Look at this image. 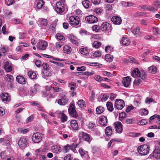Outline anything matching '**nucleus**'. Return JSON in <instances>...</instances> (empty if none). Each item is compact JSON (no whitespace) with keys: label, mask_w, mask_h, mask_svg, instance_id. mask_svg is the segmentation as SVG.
Instances as JSON below:
<instances>
[{"label":"nucleus","mask_w":160,"mask_h":160,"mask_svg":"<svg viewBox=\"0 0 160 160\" xmlns=\"http://www.w3.org/2000/svg\"><path fill=\"white\" fill-rule=\"evenodd\" d=\"M60 98L58 101V104L64 106L69 103V97L68 93L66 91L64 92L63 94L60 95Z\"/></svg>","instance_id":"f257e3e1"},{"label":"nucleus","mask_w":160,"mask_h":160,"mask_svg":"<svg viewBox=\"0 0 160 160\" xmlns=\"http://www.w3.org/2000/svg\"><path fill=\"white\" fill-rule=\"evenodd\" d=\"M66 6L65 0H59L56 3L55 10L58 13H62L65 11Z\"/></svg>","instance_id":"f03ea898"},{"label":"nucleus","mask_w":160,"mask_h":160,"mask_svg":"<svg viewBox=\"0 0 160 160\" xmlns=\"http://www.w3.org/2000/svg\"><path fill=\"white\" fill-rule=\"evenodd\" d=\"M131 75L133 77H139L143 80L145 79L146 77L145 72L144 71H140L138 68H135L133 70Z\"/></svg>","instance_id":"7ed1b4c3"},{"label":"nucleus","mask_w":160,"mask_h":160,"mask_svg":"<svg viewBox=\"0 0 160 160\" xmlns=\"http://www.w3.org/2000/svg\"><path fill=\"white\" fill-rule=\"evenodd\" d=\"M137 150L138 153L141 155H145L148 153L150 147L147 145L143 144L139 146Z\"/></svg>","instance_id":"20e7f679"},{"label":"nucleus","mask_w":160,"mask_h":160,"mask_svg":"<svg viewBox=\"0 0 160 160\" xmlns=\"http://www.w3.org/2000/svg\"><path fill=\"white\" fill-rule=\"evenodd\" d=\"M100 30L102 32H106L109 35L110 34L112 29L110 24L107 22H105L101 25Z\"/></svg>","instance_id":"39448f33"},{"label":"nucleus","mask_w":160,"mask_h":160,"mask_svg":"<svg viewBox=\"0 0 160 160\" xmlns=\"http://www.w3.org/2000/svg\"><path fill=\"white\" fill-rule=\"evenodd\" d=\"M68 21L71 26H74L79 25L80 19L76 16H72L69 17Z\"/></svg>","instance_id":"423d86ee"},{"label":"nucleus","mask_w":160,"mask_h":160,"mask_svg":"<svg viewBox=\"0 0 160 160\" xmlns=\"http://www.w3.org/2000/svg\"><path fill=\"white\" fill-rule=\"evenodd\" d=\"M19 146L22 149L26 148L28 144V140L27 138L25 137H21L18 141Z\"/></svg>","instance_id":"0eeeda50"},{"label":"nucleus","mask_w":160,"mask_h":160,"mask_svg":"<svg viewBox=\"0 0 160 160\" xmlns=\"http://www.w3.org/2000/svg\"><path fill=\"white\" fill-rule=\"evenodd\" d=\"M47 42L43 40H40L37 44V48L39 50H44L47 47Z\"/></svg>","instance_id":"6e6552de"},{"label":"nucleus","mask_w":160,"mask_h":160,"mask_svg":"<svg viewBox=\"0 0 160 160\" xmlns=\"http://www.w3.org/2000/svg\"><path fill=\"white\" fill-rule=\"evenodd\" d=\"M124 106V102L123 100L121 99H117L115 100L114 105L115 108L118 110H121Z\"/></svg>","instance_id":"1a4fd4ad"},{"label":"nucleus","mask_w":160,"mask_h":160,"mask_svg":"<svg viewBox=\"0 0 160 160\" xmlns=\"http://www.w3.org/2000/svg\"><path fill=\"white\" fill-rule=\"evenodd\" d=\"M42 134L39 132H36L34 133L32 137V141L34 143H38L40 142L42 139Z\"/></svg>","instance_id":"9d476101"},{"label":"nucleus","mask_w":160,"mask_h":160,"mask_svg":"<svg viewBox=\"0 0 160 160\" xmlns=\"http://www.w3.org/2000/svg\"><path fill=\"white\" fill-rule=\"evenodd\" d=\"M68 111L69 114L73 117H77L78 115L75 109V106L72 104H71L68 108Z\"/></svg>","instance_id":"9b49d317"},{"label":"nucleus","mask_w":160,"mask_h":160,"mask_svg":"<svg viewBox=\"0 0 160 160\" xmlns=\"http://www.w3.org/2000/svg\"><path fill=\"white\" fill-rule=\"evenodd\" d=\"M85 20L90 23H94L98 21L97 18L93 15H89L86 17L85 18Z\"/></svg>","instance_id":"f8f14e48"},{"label":"nucleus","mask_w":160,"mask_h":160,"mask_svg":"<svg viewBox=\"0 0 160 160\" xmlns=\"http://www.w3.org/2000/svg\"><path fill=\"white\" fill-rule=\"evenodd\" d=\"M152 156L157 159H160V147H156L152 152Z\"/></svg>","instance_id":"ddd939ff"},{"label":"nucleus","mask_w":160,"mask_h":160,"mask_svg":"<svg viewBox=\"0 0 160 160\" xmlns=\"http://www.w3.org/2000/svg\"><path fill=\"white\" fill-rule=\"evenodd\" d=\"M114 127L117 132L120 133L122 131V125L120 122H116L114 123Z\"/></svg>","instance_id":"4468645a"},{"label":"nucleus","mask_w":160,"mask_h":160,"mask_svg":"<svg viewBox=\"0 0 160 160\" xmlns=\"http://www.w3.org/2000/svg\"><path fill=\"white\" fill-rule=\"evenodd\" d=\"M3 68L7 72H9L12 71V67L11 63L7 61L4 63Z\"/></svg>","instance_id":"2eb2a0df"},{"label":"nucleus","mask_w":160,"mask_h":160,"mask_svg":"<svg viewBox=\"0 0 160 160\" xmlns=\"http://www.w3.org/2000/svg\"><path fill=\"white\" fill-rule=\"evenodd\" d=\"M107 118L104 116H101L99 117V123L101 125L106 126L107 124Z\"/></svg>","instance_id":"dca6fc26"},{"label":"nucleus","mask_w":160,"mask_h":160,"mask_svg":"<svg viewBox=\"0 0 160 160\" xmlns=\"http://www.w3.org/2000/svg\"><path fill=\"white\" fill-rule=\"evenodd\" d=\"M131 79L129 77H127L123 78L122 80V83L123 86L126 87H128L130 85Z\"/></svg>","instance_id":"f3484780"},{"label":"nucleus","mask_w":160,"mask_h":160,"mask_svg":"<svg viewBox=\"0 0 160 160\" xmlns=\"http://www.w3.org/2000/svg\"><path fill=\"white\" fill-rule=\"evenodd\" d=\"M112 22L115 24L119 25L122 22L121 19L117 16H113L112 18Z\"/></svg>","instance_id":"a211bd4d"},{"label":"nucleus","mask_w":160,"mask_h":160,"mask_svg":"<svg viewBox=\"0 0 160 160\" xmlns=\"http://www.w3.org/2000/svg\"><path fill=\"white\" fill-rule=\"evenodd\" d=\"M61 148L60 146L56 145H53L51 147V150L52 152L55 153L57 154L61 151Z\"/></svg>","instance_id":"6ab92c4d"},{"label":"nucleus","mask_w":160,"mask_h":160,"mask_svg":"<svg viewBox=\"0 0 160 160\" xmlns=\"http://www.w3.org/2000/svg\"><path fill=\"white\" fill-rule=\"evenodd\" d=\"M70 126L74 130H77L78 128V125L77 121L75 120H72L70 122Z\"/></svg>","instance_id":"aec40b11"},{"label":"nucleus","mask_w":160,"mask_h":160,"mask_svg":"<svg viewBox=\"0 0 160 160\" xmlns=\"http://www.w3.org/2000/svg\"><path fill=\"white\" fill-rule=\"evenodd\" d=\"M1 97L2 101L8 102L10 100V97L9 95L7 93H3L1 95Z\"/></svg>","instance_id":"412c9836"},{"label":"nucleus","mask_w":160,"mask_h":160,"mask_svg":"<svg viewBox=\"0 0 160 160\" xmlns=\"http://www.w3.org/2000/svg\"><path fill=\"white\" fill-rule=\"evenodd\" d=\"M74 148L73 146L67 144L66 145L63 147V150L65 153H67L70 150H73Z\"/></svg>","instance_id":"4be33fe9"},{"label":"nucleus","mask_w":160,"mask_h":160,"mask_svg":"<svg viewBox=\"0 0 160 160\" xmlns=\"http://www.w3.org/2000/svg\"><path fill=\"white\" fill-rule=\"evenodd\" d=\"M79 135L87 141H89L90 139V135L86 133L81 132L79 134Z\"/></svg>","instance_id":"5701e85b"},{"label":"nucleus","mask_w":160,"mask_h":160,"mask_svg":"<svg viewBox=\"0 0 160 160\" xmlns=\"http://www.w3.org/2000/svg\"><path fill=\"white\" fill-rule=\"evenodd\" d=\"M112 127L111 126L107 127L105 130V133L106 135L108 136H111L112 133Z\"/></svg>","instance_id":"b1692460"},{"label":"nucleus","mask_w":160,"mask_h":160,"mask_svg":"<svg viewBox=\"0 0 160 160\" xmlns=\"http://www.w3.org/2000/svg\"><path fill=\"white\" fill-rule=\"evenodd\" d=\"M16 81L19 83L24 84L25 83V78L22 76H17L16 77Z\"/></svg>","instance_id":"393cba45"},{"label":"nucleus","mask_w":160,"mask_h":160,"mask_svg":"<svg viewBox=\"0 0 160 160\" xmlns=\"http://www.w3.org/2000/svg\"><path fill=\"white\" fill-rule=\"evenodd\" d=\"M79 51L85 57L87 56L89 54L88 50L87 48H81Z\"/></svg>","instance_id":"a878e982"},{"label":"nucleus","mask_w":160,"mask_h":160,"mask_svg":"<svg viewBox=\"0 0 160 160\" xmlns=\"http://www.w3.org/2000/svg\"><path fill=\"white\" fill-rule=\"evenodd\" d=\"M122 42L124 45H128L129 44L130 41L127 37H124L122 38Z\"/></svg>","instance_id":"bb28decb"},{"label":"nucleus","mask_w":160,"mask_h":160,"mask_svg":"<svg viewBox=\"0 0 160 160\" xmlns=\"http://www.w3.org/2000/svg\"><path fill=\"white\" fill-rule=\"evenodd\" d=\"M63 51L64 53L68 54L71 52L72 49L68 45H66L63 47Z\"/></svg>","instance_id":"cd10ccee"},{"label":"nucleus","mask_w":160,"mask_h":160,"mask_svg":"<svg viewBox=\"0 0 160 160\" xmlns=\"http://www.w3.org/2000/svg\"><path fill=\"white\" fill-rule=\"evenodd\" d=\"M5 80L7 82H13L14 78L11 75L7 74L5 76Z\"/></svg>","instance_id":"c85d7f7f"},{"label":"nucleus","mask_w":160,"mask_h":160,"mask_svg":"<svg viewBox=\"0 0 160 160\" xmlns=\"http://www.w3.org/2000/svg\"><path fill=\"white\" fill-rule=\"evenodd\" d=\"M28 74L29 78L31 79H33L37 78L36 73L33 71H29Z\"/></svg>","instance_id":"c756f323"},{"label":"nucleus","mask_w":160,"mask_h":160,"mask_svg":"<svg viewBox=\"0 0 160 160\" xmlns=\"http://www.w3.org/2000/svg\"><path fill=\"white\" fill-rule=\"evenodd\" d=\"M69 38L72 43L76 44L78 43V39L74 35L70 34Z\"/></svg>","instance_id":"7c9ffc66"},{"label":"nucleus","mask_w":160,"mask_h":160,"mask_svg":"<svg viewBox=\"0 0 160 160\" xmlns=\"http://www.w3.org/2000/svg\"><path fill=\"white\" fill-rule=\"evenodd\" d=\"M82 4L83 7L86 9L88 8L91 5L90 2L88 0L83 1L82 2Z\"/></svg>","instance_id":"2f4dec72"},{"label":"nucleus","mask_w":160,"mask_h":160,"mask_svg":"<svg viewBox=\"0 0 160 160\" xmlns=\"http://www.w3.org/2000/svg\"><path fill=\"white\" fill-rule=\"evenodd\" d=\"M149 72L152 74H155L157 71V68L155 66H152L148 68Z\"/></svg>","instance_id":"473e14b6"},{"label":"nucleus","mask_w":160,"mask_h":160,"mask_svg":"<svg viewBox=\"0 0 160 160\" xmlns=\"http://www.w3.org/2000/svg\"><path fill=\"white\" fill-rule=\"evenodd\" d=\"M132 33L137 36H139L141 34L140 28L139 27H136L133 29L132 31Z\"/></svg>","instance_id":"72a5a7b5"},{"label":"nucleus","mask_w":160,"mask_h":160,"mask_svg":"<svg viewBox=\"0 0 160 160\" xmlns=\"http://www.w3.org/2000/svg\"><path fill=\"white\" fill-rule=\"evenodd\" d=\"M104 111V108L101 106H98L96 108V111L97 114H100L103 112Z\"/></svg>","instance_id":"f704fd0d"},{"label":"nucleus","mask_w":160,"mask_h":160,"mask_svg":"<svg viewBox=\"0 0 160 160\" xmlns=\"http://www.w3.org/2000/svg\"><path fill=\"white\" fill-rule=\"evenodd\" d=\"M78 105L80 108H83L86 107L85 102L82 99H80L78 102Z\"/></svg>","instance_id":"c9c22d12"},{"label":"nucleus","mask_w":160,"mask_h":160,"mask_svg":"<svg viewBox=\"0 0 160 160\" xmlns=\"http://www.w3.org/2000/svg\"><path fill=\"white\" fill-rule=\"evenodd\" d=\"M107 107L108 109L110 111H112L113 110V104L110 102H108L106 104Z\"/></svg>","instance_id":"e433bc0d"},{"label":"nucleus","mask_w":160,"mask_h":160,"mask_svg":"<svg viewBox=\"0 0 160 160\" xmlns=\"http://www.w3.org/2000/svg\"><path fill=\"white\" fill-rule=\"evenodd\" d=\"M1 50L3 54L5 55V53L8 51V47L7 46H2L1 47Z\"/></svg>","instance_id":"4c0bfd02"},{"label":"nucleus","mask_w":160,"mask_h":160,"mask_svg":"<svg viewBox=\"0 0 160 160\" xmlns=\"http://www.w3.org/2000/svg\"><path fill=\"white\" fill-rule=\"evenodd\" d=\"M101 43L97 41H94L92 43V45L93 47L97 48L99 47L101 45Z\"/></svg>","instance_id":"58836bf2"},{"label":"nucleus","mask_w":160,"mask_h":160,"mask_svg":"<svg viewBox=\"0 0 160 160\" xmlns=\"http://www.w3.org/2000/svg\"><path fill=\"white\" fill-rule=\"evenodd\" d=\"M55 45V47L57 49H60L61 47L64 45V42L62 41H60L56 42Z\"/></svg>","instance_id":"ea45409f"},{"label":"nucleus","mask_w":160,"mask_h":160,"mask_svg":"<svg viewBox=\"0 0 160 160\" xmlns=\"http://www.w3.org/2000/svg\"><path fill=\"white\" fill-rule=\"evenodd\" d=\"M18 132L23 134L27 133L29 131V129L28 128L23 129L22 128H18Z\"/></svg>","instance_id":"a19ab883"},{"label":"nucleus","mask_w":160,"mask_h":160,"mask_svg":"<svg viewBox=\"0 0 160 160\" xmlns=\"http://www.w3.org/2000/svg\"><path fill=\"white\" fill-rule=\"evenodd\" d=\"M44 4L42 0L38 1L37 3V7L38 9L41 8Z\"/></svg>","instance_id":"79ce46f5"},{"label":"nucleus","mask_w":160,"mask_h":160,"mask_svg":"<svg viewBox=\"0 0 160 160\" xmlns=\"http://www.w3.org/2000/svg\"><path fill=\"white\" fill-rule=\"evenodd\" d=\"M106 60L109 62H111L113 60L112 56L110 54H107L105 56Z\"/></svg>","instance_id":"37998d69"},{"label":"nucleus","mask_w":160,"mask_h":160,"mask_svg":"<svg viewBox=\"0 0 160 160\" xmlns=\"http://www.w3.org/2000/svg\"><path fill=\"white\" fill-rule=\"evenodd\" d=\"M93 31H95L96 32H98L100 30V27L97 25H94L92 27Z\"/></svg>","instance_id":"c03bdc74"},{"label":"nucleus","mask_w":160,"mask_h":160,"mask_svg":"<svg viewBox=\"0 0 160 160\" xmlns=\"http://www.w3.org/2000/svg\"><path fill=\"white\" fill-rule=\"evenodd\" d=\"M68 117L64 113H62L61 116V121L64 122L67 120Z\"/></svg>","instance_id":"a18cd8bd"},{"label":"nucleus","mask_w":160,"mask_h":160,"mask_svg":"<svg viewBox=\"0 0 160 160\" xmlns=\"http://www.w3.org/2000/svg\"><path fill=\"white\" fill-rule=\"evenodd\" d=\"M0 156L2 159L3 160L5 159L7 157L6 152L4 151L1 152L0 154Z\"/></svg>","instance_id":"49530a36"},{"label":"nucleus","mask_w":160,"mask_h":160,"mask_svg":"<svg viewBox=\"0 0 160 160\" xmlns=\"http://www.w3.org/2000/svg\"><path fill=\"white\" fill-rule=\"evenodd\" d=\"M72 134H70L69 132H66V133L65 134L64 133L62 135V137L64 139L67 138L68 137L71 138L72 137Z\"/></svg>","instance_id":"de8ad7c7"},{"label":"nucleus","mask_w":160,"mask_h":160,"mask_svg":"<svg viewBox=\"0 0 160 160\" xmlns=\"http://www.w3.org/2000/svg\"><path fill=\"white\" fill-rule=\"evenodd\" d=\"M56 37L57 39L60 40H63L64 38V37L60 33H57L56 35Z\"/></svg>","instance_id":"09e8293b"},{"label":"nucleus","mask_w":160,"mask_h":160,"mask_svg":"<svg viewBox=\"0 0 160 160\" xmlns=\"http://www.w3.org/2000/svg\"><path fill=\"white\" fill-rule=\"evenodd\" d=\"M101 55V52L99 51H97L93 54V56L94 57H100Z\"/></svg>","instance_id":"8fccbe9b"},{"label":"nucleus","mask_w":160,"mask_h":160,"mask_svg":"<svg viewBox=\"0 0 160 160\" xmlns=\"http://www.w3.org/2000/svg\"><path fill=\"white\" fill-rule=\"evenodd\" d=\"M48 24L47 20L46 19H42L41 21L40 25L42 26H46Z\"/></svg>","instance_id":"3c124183"},{"label":"nucleus","mask_w":160,"mask_h":160,"mask_svg":"<svg viewBox=\"0 0 160 160\" xmlns=\"http://www.w3.org/2000/svg\"><path fill=\"white\" fill-rule=\"evenodd\" d=\"M94 78L95 80L98 82H101L102 81V78L99 75H95Z\"/></svg>","instance_id":"603ef678"},{"label":"nucleus","mask_w":160,"mask_h":160,"mask_svg":"<svg viewBox=\"0 0 160 160\" xmlns=\"http://www.w3.org/2000/svg\"><path fill=\"white\" fill-rule=\"evenodd\" d=\"M126 116V114L125 112H123L119 114V117L120 119V120L124 119Z\"/></svg>","instance_id":"864d4df0"},{"label":"nucleus","mask_w":160,"mask_h":160,"mask_svg":"<svg viewBox=\"0 0 160 160\" xmlns=\"http://www.w3.org/2000/svg\"><path fill=\"white\" fill-rule=\"evenodd\" d=\"M42 76L45 78V77L51 76V73L49 72H42Z\"/></svg>","instance_id":"5fc2aeb1"},{"label":"nucleus","mask_w":160,"mask_h":160,"mask_svg":"<svg viewBox=\"0 0 160 160\" xmlns=\"http://www.w3.org/2000/svg\"><path fill=\"white\" fill-rule=\"evenodd\" d=\"M14 2L13 0H5V4L8 6L12 5L13 4Z\"/></svg>","instance_id":"6e6d98bb"},{"label":"nucleus","mask_w":160,"mask_h":160,"mask_svg":"<svg viewBox=\"0 0 160 160\" xmlns=\"http://www.w3.org/2000/svg\"><path fill=\"white\" fill-rule=\"evenodd\" d=\"M76 84L74 83H69L68 87L70 88V90L72 91L75 89V88L76 87Z\"/></svg>","instance_id":"4d7b16f0"},{"label":"nucleus","mask_w":160,"mask_h":160,"mask_svg":"<svg viewBox=\"0 0 160 160\" xmlns=\"http://www.w3.org/2000/svg\"><path fill=\"white\" fill-rule=\"evenodd\" d=\"M79 152L81 156L82 157L86 154V152L84 151L82 148H80L79 150Z\"/></svg>","instance_id":"13d9d810"},{"label":"nucleus","mask_w":160,"mask_h":160,"mask_svg":"<svg viewBox=\"0 0 160 160\" xmlns=\"http://www.w3.org/2000/svg\"><path fill=\"white\" fill-rule=\"evenodd\" d=\"M80 34L82 36L88 34V32L85 30H80L79 31Z\"/></svg>","instance_id":"bf43d9fd"},{"label":"nucleus","mask_w":160,"mask_h":160,"mask_svg":"<svg viewBox=\"0 0 160 160\" xmlns=\"http://www.w3.org/2000/svg\"><path fill=\"white\" fill-rule=\"evenodd\" d=\"M49 61L52 63H54V64H56L57 66H61V67H63V64H62L61 63L56 62L54 61L50 60Z\"/></svg>","instance_id":"052dcab7"},{"label":"nucleus","mask_w":160,"mask_h":160,"mask_svg":"<svg viewBox=\"0 0 160 160\" xmlns=\"http://www.w3.org/2000/svg\"><path fill=\"white\" fill-rule=\"evenodd\" d=\"M142 82V80L139 79H135L134 81V84L136 85H138Z\"/></svg>","instance_id":"680f3d73"},{"label":"nucleus","mask_w":160,"mask_h":160,"mask_svg":"<svg viewBox=\"0 0 160 160\" xmlns=\"http://www.w3.org/2000/svg\"><path fill=\"white\" fill-rule=\"evenodd\" d=\"M95 126V123L92 122H90L88 125V127L89 129L93 128Z\"/></svg>","instance_id":"e2e57ef3"},{"label":"nucleus","mask_w":160,"mask_h":160,"mask_svg":"<svg viewBox=\"0 0 160 160\" xmlns=\"http://www.w3.org/2000/svg\"><path fill=\"white\" fill-rule=\"evenodd\" d=\"M42 67L45 70H48L49 69V66L47 63H43L42 64Z\"/></svg>","instance_id":"0e129e2a"},{"label":"nucleus","mask_w":160,"mask_h":160,"mask_svg":"<svg viewBox=\"0 0 160 160\" xmlns=\"http://www.w3.org/2000/svg\"><path fill=\"white\" fill-rule=\"evenodd\" d=\"M134 107L132 105L129 106L126 109V112H129L131 110H133Z\"/></svg>","instance_id":"69168bd1"},{"label":"nucleus","mask_w":160,"mask_h":160,"mask_svg":"<svg viewBox=\"0 0 160 160\" xmlns=\"http://www.w3.org/2000/svg\"><path fill=\"white\" fill-rule=\"evenodd\" d=\"M94 74V72L92 71L91 72H83V74L87 76H91L93 75Z\"/></svg>","instance_id":"338daca9"},{"label":"nucleus","mask_w":160,"mask_h":160,"mask_svg":"<svg viewBox=\"0 0 160 160\" xmlns=\"http://www.w3.org/2000/svg\"><path fill=\"white\" fill-rule=\"evenodd\" d=\"M94 11L96 14H99L102 12V10L99 8H96L94 10Z\"/></svg>","instance_id":"774afa93"}]
</instances>
